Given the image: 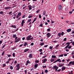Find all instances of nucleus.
<instances>
[{"label": "nucleus", "mask_w": 74, "mask_h": 74, "mask_svg": "<svg viewBox=\"0 0 74 74\" xmlns=\"http://www.w3.org/2000/svg\"><path fill=\"white\" fill-rule=\"evenodd\" d=\"M20 40H21V38H17V39L16 40H15L14 41V42H19V41Z\"/></svg>", "instance_id": "nucleus-5"}, {"label": "nucleus", "mask_w": 74, "mask_h": 74, "mask_svg": "<svg viewBox=\"0 0 74 74\" xmlns=\"http://www.w3.org/2000/svg\"><path fill=\"white\" fill-rule=\"evenodd\" d=\"M58 68H59L58 66H56V65H55L53 66V70H55V69H56L55 71H57V70H58Z\"/></svg>", "instance_id": "nucleus-1"}, {"label": "nucleus", "mask_w": 74, "mask_h": 74, "mask_svg": "<svg viewBox=\"0 0 74 74\" xmlns=\"http://www.w3.org/2000/svg\"><path fill=\"white\" fill-rule=\"evenodd\" d=\"M8 60V61L10 62V61H11V60H12V59L10 58Z\"/></svg>", "instance_id": "nucleus-37"}, {"label": "nucleus", "mask_w": 74, "mask_h": 74, "mask_svg": "<svg viewBox=\"0 0 74 74\" xmlns=\"http://www.w3.org/2000/svg\"><path fill=\"white\" fill-rule=\"evenodd\" d=\"M13 63H14V60H12L10 61V64H11V65H12L13 64Z\"/></svg>", "instance_id": "nucleus-21"}, {"label": "nucleus", "mask_w": 74, "mask_h": 74, "mask_svg": "<svg viewBox=\"0 0 74 74\" xmlns=\"http://www.w3.org/2000/svg\"><path fill=\"white\" fill-rule=\"evenodd\" d=\"M70 43L69 42H67L65 44V45H67L66 47L64 48V49H67V48H68L69 46H70Z\"/></svg>", "instance_id": "nucleus-2"}, {"label": "nucleus", "mask_w": 74, "mask_h": 74, "mask_svg": "<svg viewBox=\"0 0 74 74\" xmlns=\"http://www.w3.org/2000/svg\"><path fill=\"white\" fill-rule=\"evenodd\" d=\"M40 12V10H38L37 11H36V13H38Z\"/></svg>", "instance_id": "nucleus-59"}, {"label": "nucleus", "mask_w": 74, "mask_h": 74, "mask_svg": "<svg viewBox=\"0 0 74 74\" xmlns=\"http://www.w3.org/2000/svg\"><path fill=\"white\" fill-rule=\"evenodd\" d=\"M47 38H49L51 36V34L49 33H48L47 34Z\"/></svg>", "instance_id": "nucleus-8"}, {"label": "nucleus", "mask_w": 74, "mask_h": 74, "mask_svg": "<svg viewBox=\"0 0 74 74\" xmlns=\"http://www.w3.org/2000/svg\"><path fill=\"white\" fill-rule=\"evenodd\" d=\"M43 68V69H45V68H46V67H47V66H42Z\"/></svg>", "instance_id": "nucleus-52"}, {"label": "nucleus", "mask_w": 74, "mask_h": 74, "mask_svg": "<svg viewBox=\"0 0 74 74\" xmlns=\"http://www.w3.org/2000/svg\"><path fill=\"white\" fill-rule=\"evenodd\" d=\"M26 8V5L25 6L23 7V10H24L25 8Z\"/></svg>", "instance_id": "nucleus-58"}, {"label": "nucleus", "mask_w": 74, "mask_h": 74, "mask_svg": "<svg viewBox=\"0 0 74 74\" xmlns=\"http://www.w3.org/2000/svg\"><path fill=\"white\" fill-rule=\"evenodd\" d=\"M74 61L72 62V65H74Z\"/></svg>", "instance_id": "nucleus-56"}, {"label": "nucleus", "mask_w": 74, "mask_h": 74, "mask_svg": "<svg viewBox=\"0 0 74 74\" xmlns=\"http://www.w3.org/2000/svg\"><path fill=\"white\" fill-rule=\"evenodd\" d=\"M4 53H5V52L3 51L2 52V53L1 55L2 56H3L4 55Z\"/></svg>", "instance_id": "nucleus-44"}, {"label": "nucleus", "mask_w": 74, "mask_h": 74, "mask_svg": "<svg viewBox=\"0 0 74 74\" xmlns=\"http://www.w3.org/2000/svg\"><path fill=\"white\" fill-rule=\"evenodd\" d=\"M38 66V64H35L34 65L35 68H37Z\"/></svg>", "instance_id": "nucleus-23"}, {"label": "nucleus", "mask_w": 74, "mask_h": 74, "mask_svg": "<svg viewBox=\"0 0 74 74\" xmlns=\"http://www.w3.org/2000/svg\"><path fill=\"white\" fill-rule=\"evenodd\" d=\"M64 34V32H62L61 33V36H63Z\"/></svg>", "instance_id": "nucleus-27"}, {"label": "nucleus", "mask_w": 74, "mask_h": 74, "mask_svg": "<svg viewBox=\"0 0 74 74\" xmlns=\"http://www.w3.org/2000/svg\"><path fill=\"white\" fill-rule=\"evenodd\" d=\"M0 14H1L2 15H3L4 14V12L3 11H1L0 12Z\"/></svg>", "instance_id": "nucleus-28"}, {"label": "nucleus", "mask_w": 74, "mask_h": 74, "mask_svg": "<svg viewBox=\"0 0 74 74\" xmlns=\"http://www.w3.org/2000/svg\"><path fill=\"white\" fill-rule=\"evenodd\" d=\"M31 45L32 46H33V45H34V43L32 42V43L31 44Z\"/></svg>", "instance_id": "nucleus-57"}, {"label": "nucleus", "mask_w": 74, "mask_h": 74, "mask_svg": "<svg viewBox=\"0 0 74 74\" xmlns=\"http://www.w3.org/2000/svg\"><path fill=\"white\" fill-rule=\"evenodd\" d=\"M31 37H32V36H28L26 38L27 40H30V38H31Z\"/></svg>", "instance_id": "nucleus-6"}, {"label": "nucleus", "mask_w": 74, "mask_h": 74, "mask_svg": "<svg viewBox=\"0 0 74 74\" xmlns=\"http://www.w3.org/2000/svg\"><path fill=\"white\" fill-rule=\"evenodd\" d=\"M25 20H23L22 21L21 23V26H23V24H24V23H25Z\"/></svg>", "instance_id": "nucleus-4"}, {"label": "nucleus", "mask_w": 74, "mask_h": 74, "mask_svg": "<svg viewBox=\"0 0 74 74\" xmlns=\"http://www.w3.org/2000/svg\"><path fill=\"white\" fill-rule=\"evenodd\" d=\"M47 59L45 58V59L44 60L43 63H45L46 62H47Z\"/></svg>", "instance_id": "nucleus-19"}, {"label": "nucleus", "mask_w": 74, "mask_h": 74, "mask_svg": "<svg viewBox=\"0 0 74 74\" xmlns=\"http://www.w3.org/2000/svg\"><path fill=\"white\" fill-rule=\"evenodd\" d=\"M27 62L28 64L31 63V62H30L29 61V60H28L27 61Z\"/></svg>", "instance_id": "nucleus-42"}, {"label": "nucleus", "mask_w": 74, "mask_h": 74, "mask_svg": "<svg viewBox=\"0 0 74 74\" xmlns=\"http://www.w3.org/2000/svg\"><path fill=\"white\" fill-rule=\"evenodd\" d=\"M44 45V42H43L41 43L40 44V46H42V45Z\"/></svg>", "instance_id": "nucleus-22"}, {"label": "nucleus", "mask_w": 74, "mask_h": 74, "mask_svg": "<svg viewBox=\"0 0 74 74\" xmlns=\"http://www.w3.org/2000/svg\"><path fill=\"white\" fill-rule=\"evenodd\" d=\"M64 41H67V38H65L64 39Z\"/></svg>", "instance_id": "nucleus-47"}, {"label": "nucleus", "mask_w": 74, "mask_h": 74, "mask_svg": "<svg viewBox=\"0 0 74 74\" xmlns=\"http://www.w3.org/2000/svg\"><path fill=\"white\" fill-rule=\"evenodd\" d=\"M19 69H20V67H17V68L16 69V71L19 70Z\"/></svg>", "instance_id": "nucleus-39"}, {"label": "nucleus", "mask_w": 74, "mask_h": 74, "mask_svg": "<svg viewBox=\"0 0 74 74\" xmlns=\"http://www.w3.org/2000/svg\"><path fill=\"white\" fill-rule=\"evenodd\" d=\"M64 56H67V53H65L64 54Z\"/></svg>", "instance_id": "nucleus-62"}, {"label": "nucleus", "mask_w": 74, "mask_h": 74, "mask_svg": "<svg viewBox=\"0 0 74 74\" xmlns=\"http://www.w3.org/2000/svg\"><path fill=\"white\" fill-rule=\"evenodd\" d=\"M37 18L36 17V18H34V21H36V20H37Z\"/></svg>", "instance_id": "nucleus-51"}, {"label": "nucleus", "mask_w": 74, "mask_h": 74, "mask_svg": "<svg viewBox=\"0 0 74 74\" xmlns=\"http://www.w3.org/2000/svg\"><path fill=\"white\" fill-rule=\"evenodd\" d=\"M11 27H13L14 29H16V27L15 25H12L11 26Z\"/></svg>", "instance_id": "nucleus-9"}, {"label": "nucleus", "mask_w": 74, "mask_h": 74, "mask_svg": "<svg viewBox=\"0 0 74 74\" xmlns=\"http://www.w3.org/2000/svg\"><path fill=\"white\" fill-rule=\"evenodd\" d=\"M36 63H39V60H37L36 61Z\"/></svg>", "instance_id": "nucleus-63"}, {"label": "nucleus", "mask_w": 74, "mask_h": 74, "mask_svg": "<svg viewBox=\"0 0 74 74\" xmlns=\"http://www.w3.org/2000/svg\"><path fill=\"white\" fill-rule=\"evenodd\" d=\"M10 69L11 70H12L13 69V67L12 66H10Z\"/></svg>", "instance_id": "nucleus-36"}, {"label": "nucleus", "mask_w": 74, "mask_h": 74, "mask_svg": "<svg viewBox=\"0 0 74 74\" xmlns=\"http://www.w3.org/2000/svg\"><path fill=\"white\" fill-rule=\"evenodd\" d=\"M39 18L40 19H41V15L40 14H39Z\"/></svg>", "instance_id": "nucleus-48"}, {"label": "nucleus", "mask_w": 74, "mask_h": 74, "mask_svg": "<svg viewBox=\"0 0 74 74\" xmlns=\"http://www.w3.org/2000/svg\"><path fill=\"white\" fill-rule=\"evenodd\" d=\"M48 70H45L44 73H45L46 74H47V73H48Z\"/></svg>", "instance_id": "nucleus-33"}, {"label": "nucleus", "mask_w": 74, "mask_h": 74, "mask_svg": "<svg viewBox=\"0 0 74 74\" xmlns=\"http://www.w3.org/2000/svg\"><path fill=\"white\" fill-rule=\"evenodd\" d=\"M62 56H63V54L60 55V56H58V57H62Z\"/></svg>", "instance_id": "nucleus-41"}, {"label": "nucleus", "mask_w": 74, "mask_h": 74, "mask_svg": "<svg viewBox=\"0 0 74 74\" xmlns=\"http://www.w3.org/2000/svg\"><path fill=\"white\" fill-rule=\"evenodd\" d=\"M59 62L60 63L61 62V60L60 59H58L57 60H56L55 61L53 62V63H56V62Z\"/></svg>", "instance_id": "nucleus-3"}, {"label": "nucleus", "mask_w": 74, "mask_h": 74, "mask_svg": "<svg viewBox=\"0 0 74 74\" xmlns=\"http://www.w3.org/2000/svg\"><path fill=\"white\" fill-rule=\"evenodd\" d=\"M16 37V34H14L13 36V38H15Z\"/></svg>", "instance_id": "nucleus-26"}, {"label": "nucleus", "mask_w": 74, "mask_h": 74, "mask_svg": "<svg viewBox=\"0 0 74 74\" xmlns=\"http://www.w3.org/2000/svg\"><path fill=\"white\" fill-rule=\"evenodd\" d=\"M27 44H28L27 42H25L24 43V44L23 45L24 47H25L27 45Z\"/></svg>", "instance_id": "nucleus-16"}, {"label": "nucleus", "mask_w": 74, "mask_h": 74, "mask_svg": "<svg viewBox=\"0 0 74 74\" xmlns=\"http://www.w3.org/2000/svg\"><path fill=\"white\" fill-rule=\"evenodd\" d=\"M28 18H33V16H29L28 17Z\"/></svg>", "instance_id": "nucleus-38"}, {"label": "nucleus", "mask_w": 74, "mask_h": 74, "mask_svg": "<svg viewBox=\"0 0 74 74\" xmlns=\"http://www.w3.org/2000/svg\"><path fill=\"white\" fill-rule=\"evenodd\" d=\"M71 47H72V46L71 45H70L69 46L68 48V49H71Z\"/></svg>", "instance_id": "nucleus-35"}, {"label": "nucleus", "mask_w": 74, "mask_h": 74, "mask_svg": "<svg viewBox=\"0 0 74 74\" xmlns=\"http://www.w3.org/2000/svg\"><path fill=\"white\" fill-rule=\"evenodd\" d=\"M28 51H29V49H26L24 50V52H27Z\"/></svg>", "instance_id": "nucleus-10"}, {"label": "nucleus", "mask_w": 74, "mask_h": 74, "mask_svg": "<svg viewBox=\"0 0 74 74\" xmlns=\"http://www.w3.org/2000/svg\"><path fill=\"white\" fill-rule=\"evenodd\" d=\"M55 61V59H51L50 60V62H54Z\"/></svg>", "instance_id": "nucleus-20"}, {"label": "nucleus", "mask_w": 74, "mask_h": 74, "mask_svg": "<svg viewBox=\"0 0 74 74\" xmlns=\"http://www.w3.org/2000/svg\"><path fill=\"white\" fill-rule=\"evenodd\" d=\"M32 21V19H29L28 20V22L29 23Z\"/></svg>", "instance_id": "nucleus-40"}, {"label": "nucleus", "mask_w": 74, "mask_h": 74, "mask_svg": "<svg viewBox=\"0 0 74 74\" xmlns=\"http://www.w3.org/2000/svg\"><path fill=\"white\" fill-rule=\"evenodd\" d=\"M65 69H66V68H65V67H64V66H63L62 68V71H64V70H65Z\"/></svg>", "instance_id": "nucleus-14"}, {"label": "nucleus", "mask_w": 74, "mask_h": 74, "mask_svg": "<svg viewBox=\"0 0 74 74\" xmlns=\"http://www.w3.org/2000/svg\"><path fill=\"white\" fill-rule=\"evenodd\" d=\"M62 70L61 69H59L58 70L56 71H58V72H60V71Z\"/></svg>", "instance_id": "nucleus-50"}, {"label": "nucleus", "mask_w": 74, "mask_h": 74, "mask_svg": "<svg viewBox=\"0 0 74 74\" xmlns=\"http://www.w3.org/2000/svg\"><path fill=\"white\" fill-rule=\"evenodd\" d=\"M16 67H19V64H18L16 65Z\"/></svg>", "instance_id": "nucleus-34"}, {"label": "nucleus", "mask_w": 74, "mask_h": 74, "mask_svg": "<svg viewBox=\"0 0 74 74\" xmlns=\"http://www.w3.org/2000/svg\"><path fill=\"white\" fill-rule=\"evenodd\" d=\"M5 44H4L3 46L2 47V49H3L5 47Z\"/></svg>", "instance_id": "nucleus-43"}, {"label": "nucleus", "mask_w": 74, "mask_h": 74, "mask_svg": "<svg viewBox=\"0 0 74 74\" xmlns=\"http://www.w3.org/2000/svg\"><path fill=\"white\" fill-rule=\"evenodd\" d=\"M54 43H56V42H58V41H57L56 40H55L54 41Z\"/></svg>", "instance_id": "nucleus-55"}, {"label": "nucleus", "mask_w": 74, "mask_h": 74, "mask_svg": "<svg viewBox=\"0 0 74 74\" xmlns=\"http://www.w3.org/2000/svg\"><path fill=\"white\" fill-rule=\"evenodd\" d=\"M6 66V64H3L2 65V67H5Z\"/></svg>", "instance_id": "nucleus-32"}, {"label": "nucleus", "mask_w": 74, "mask_h": 74, "mask_svg": "<svg viewBox=\"0 0 74 74\" xmlns=\"http://www.w3.org/2000/svg\"><path fill=\"white\" fill-rule=\"evenodd\" d=\"M45 14H46V11L45 10L43 12V14L44 15H45Z\"/></svg>", "instance_id": "nucleus-29"}, {"label": "nucleus", "mask_w": 74, "mask_h": 74, "mask_svg": "<svg viewBox=\"0 0 74 74\" xmlns=\"http://www.w3.org/2000/svg\"><path fill=\"white\" fill-rule=\"evenodd\" d=\"M39 52H42V49H40L39 50Z\"/></svg>", "instance_id": "nucleus-49"}, {"label": "nucleus", "mask_w": 74, "mask_h": 74, "mask_svg": "<svg viewBox=\"0 0 74 74\" xmlns=\"http://www.w3.org/2000/svg\"><path fill=\"white\" fill-rule=\"evenodd\" d=\"M71 31V29H69L67 30V33H69V32H70Z\"/></svg>", "instance_id": "nucleus-15"}, {"label": "nucleus", "mask_w": 74, "mask_h": 74, "mask_svg": "<svg viewBox=\"0 0 74 74\" xmlns=\"http://www.w3.org/2000/svg\"><path fill=\"white\" fill-rule=\"evenodd\" d=\"M12 55L13 57H14H14H15V53H14L12 54Z\"/></svg>", "instance_id": "nucleus-30"}, {"label": "nucleus", "mask_w": 74, "mask_h": 74, "mask_svg": "<svg viewBox=\"0 0 74 74\" xmlns=\"http://www.w3.org/2000/svg\"><path fill=\"white\" fill-rule=\"evenodd\" d=\"M21 14L22 13H21V12H19L18 14V16H21Z\"/></svg>", "instance_id": "nucleus-24"}, {"label": "nucleus", "mask_w": 74, "mask_h": 74, "mask_svg": "<svg viewBox=\"0 0 74 74\" xmlns=\"http://www.w3.org/2000/svg\"><path fill=\"white\" fill-rule=\"evenodd\" d=\"M17 11H18V10H16V11H14V12H13L12 14H14L15 13H16V12H17Z\"/></svg>", "instance_id": "nucleus-54"}, {"label": "nucleus", "mask_w": 74, "mask_h": 74, "mask_svg": "<svg viewBox=\"0 0 74 74\" xmlns=\"http://www.w3.org/2000/svg\"><path fill=\"white\" fill-rule=\"evenodd\" d=\"M14 63H15V64H16V63H17V61L16 60L14 62Z\"/></svg>", "instance_id": "nucleus-60"}, {"label": "nucleus", "mask_w": 74, "mask_h": 74, "mask_svg": "<svg viewBox=\"0 0 74 74\" xmlns=\"http://www.w3.org/2000/svg\"><path fill=\"white\" fill-rule=\"evenodd\" d=\"M47 30L48 31V32H51V29L49 28L47 29Z\"/></svg>", "instance_id": "nucleus-45"}, {"label": "nucleus", "mask_w": 74, "mask_h": 74, "mask_svg": "<svg viewBox=\"0 0 74 74\" xmlns=\"http://www.w3.org/2000/svg\"><path fill=\"white\" fill-rule=\"evenodd\" d=\"M56 56L55 55H52L51 56V58H54V59H55V58H56Z\"/></svg>", "instance_id": "nucleus-18"}, {"label": "nucleus", "mask_w": 74, "mask_h": 74, "mask_svg": "<svg viewBox=\"0 0 74 74\" xmlns=\"http://www.w3.org/2000/svg\"><path fill=\"white\" fill-rule=\"evenodd\" d=\"M7 56L8 57H9L10 58V57H11V55H8Z\"/></svg>", "instance_id": "nucleus-53"}, {"label": "nucleus", "mask_w": 74, "mask_h": 74, "mask_svg": "<svg viewBox=\"0 0 74 74\" xmlns=\"http://www.w3.org/2000/svg\"><path fill=\"white\" fill-rule=\"evenodd\" d=\"M24 71L25 73V74H27V70H25Z\"/></svg>", "instance_id": "nucleus-61"}, {"label": "nucleus", "mask_w": 74, "mask_h": 74, "mask_svg": "<svg viewBox=\"0 0 74 74\" xmlns=\"http://www.w3.org/2000/svg\"><path fill=\"white\" fill-rule=\"evenodd\" d=\"M49 49H52V48H53V46H50L49 48Z\"/></svg>", "instance_id": "nucleus-46"}, {"label": "nucleus", "mask_w": 74, "mask_h": 74, "mask_svg": "<svg viewBox=\"0 0 74 74\" xmlns=\"http://www.w3.org/2000/svg\"><path fill=\"white\" fill-rule=\"evenodd\" d=\"M10 8L11 9V7H5V10H8V9H10Z\"/></svg>", "instance_id": "nucleus-13"}, {"label": "nucleus", "mask_w": 74, "mask_h": 74, "mask_svg": "<svg viewBox=\"0 0 74 74\" xmlns=\"http://www.w3.org/2000/svg\"><path fill=\"white\" fill-rule=\"evenodd\" d=\"M62 5H59L58 7V10L59 11H60V10H61V9H62Z\"/></svg>", "instance_id": "nucleus-7"}, {"label": "nucleus", "mask_w": 74, "mask_h": 74, "mask_svg": "<svg viewBox=\"0 0 74 74\" xmlns=\"http://www.w3.org/2000/svg\"><path fill=\"white\" fill-rule=\"evenodd\" d=\"M59 65H58V66L60 67H62V66H63V65H62V64H58Z\"/></svg>", "instance_id": "nucleus-25"}, {"label": "nucleus", "mask_w": 74, "mask_h": 74, "mask_svg": "<svg viewBox=\"0 0 74 74\" xmlns=\"http://www.w3.org/2000/svg\"><path fill=\"white\" fill-rule=\"evenodd\" d=\"M10 61H8L6 62V63L7 64H8V63H10Z\"/></svg>", "instance_id": "nucleus-64"}, {"label": "nucleus", "mask_w": 74, "mask_h": 74, "mask_svg": "<svg viewBox=\"0 0 74 74\" xmlns=\"http://www.w3.org/2000/svg\"><path fill=\"white\" fill-rule=\"evenodd\" d=\"M18 30H19V28H16V29H14V30L15 32H16Z\"/></svg>", "instance_id": "nucleus-31"}, {"label": "nucleus", "mask_w": 74, "mask_h": 74, "mask_svg": "<svg viewBox=\"0 0 74 74\" xmlns=\"http://www.w3.org/2000/svg\"><path fill=\"white\" fill-rule=\"evenodd\" d=\"M28 8H29V10H31L32 8V6L30 5H29L28 6Z\"/></svg>", "instance_id": "nucleus-12"}, {"label": "nucleus", "mask_w": 74, "mask_h": 74, "mask_svg": "<svg viewBox=\"0 0 74 74\" xmlns=\"http://www.w3.org/2000/svg\"><path fill=\"white\" fill-rule=\"evenodd\" d=\"M28 57H29V58H32L33 57V54H32V53L30 54L28 56Z\"/></svg>", "instance_id": "nucleus-11"}, {"label": "nucleus", "mask_w": 74, "mask_h": 74, "mask_svg": "<svg viewBox=\"0 0 74 74\" xmlns=\"http://www.w3.org/2000/svg\"><path fill=\"white\" fill-rule=\"evenodd\" d=\"M58 37H61V33H59L58 34Z\"/></svg>", "instance_id": "nucleus-17"}]
</instances>
